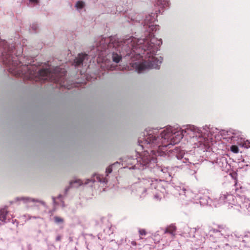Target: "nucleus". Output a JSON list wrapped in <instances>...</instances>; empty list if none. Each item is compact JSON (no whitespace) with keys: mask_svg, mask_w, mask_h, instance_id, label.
<instances>
[{"mask_svg":"<svg viewBox=\"0 0 250 250\" xmlns=\"http://www.w3.org/2000/svg\"><path fill=\"white\" fill-rule=\"evenodd\" d=\"M155 21V14L147 16L145 20V25L148 27L149 35L145 39H136L130 37L124 39H118L115 37L107 38L100 37L96 47L90 51V55L79 54L74 61L75 66L83 63L87 64L89 56L97 52V62L103 63V68L113 70L115 67L109 64L110 58L116 63H118L122 57L129 56L131 58L130 63L132 68L141 73L149 69H159L162 62L161 57H156V52L162 44L161 39L154 37L152 32L159 29V25L154 24ZM86 65V64H85Z\"/></svg>","mask_w":250,"mask_h":250,"instance_id":"f257e3e1","label":"nucleus"},{"mask_svg":"<svg viewBox=\"0 0 250 250\" xmlns=\"http://www.w3.org/2000/svg\"><path fill=\"white\" fill-rule=\"evenodd\" d=\"M14 46H7L4 40H0V52L1 53V60L3 64L8 68V71L12 75L17 77H23L27 80H34L36 82H44L50 81L59 83L61 86L70 89L72 86L65 83V76L66 71L64 69L56 67L52 69H43L39 70L34 65H20L21 58L19 57L22 53V50H17L14 54L16 57L12 56V53L15 52L12 48Z\"/></svg>","mask_w":250,"mask_h":250,"instance_id":"f03ea898","label":"nucleus"},{"mask_svg":"<svg viewBox=\"0 0 250 250\" xmlns=\"http://www.w3.org/2000/svg\"><path fill=\"white\" fill-rule=\"evenodd\" d=\"M199 130L194 125H188L184 128L169 126L160 133L156 129L147 133L146 136L144 138V144L141 145L150 148V157L155 156V164L151 168L156 166V171L160 176L167 179L171 177L173 174L172 168L158 166L156 164L157 156L165 155L168 150L167 148H169L171 146L178 144L186 134L193 137L194 133H198Z\"/></svg>","mask_w":250,"mask_h":250,"instance_id":"7ed1b4c3","label":"nucleus"},{"mask_svg":"<svg viewBox=\"0 0 250 250\" xmlns=\"http://www.w3.org/2000/svg\"><path fill=\"white\" fill-rule=\"evenodd\" d=\"M154 129H146L143 132V134L138 139L139 147L136 151V158L132 157H125L123 159L122 165L124 167H128L129 169H143L146 167H152L155 164V156L150 157V148L145 146H142L144 144V138L146 136L147 133Z\"/></svg>","mask_w":250,"mask_h":250,"instance_id":"20e7f679","label":"nucleus"},{"mask_svg":"<svg viewBox=\"0 0 250 250\" xmlns=\"http://www.w3.org/2000/svg\"><path fill=\"white\" fill-rule=\"evenodd\" d=\"M90 181H91L92 182L98 181L103 183H106L107 181L106 178L104 177L103 176L99 174L94 175L91 179L86 180V181L84 182V184H88Z\"/></svg>","mask_w":250,"mask_h":250,"instance_id":"39448f33","label":"nucleus"},{"mask_svg":"<svg viewBox=\"0 0 250 250\" xmlns=\"http://www.w3.org/2000/svg\"><path fill=\"white\" fill-rule=\"evenodd\" d=\"M176 230V226L171 224L168 226H167L164 230V233H169L171 234L172 236V238H174L176 235L175 231Z\"/></svg>","mask_w":250,"mask_h":250,"instance_id":"423d86ee","label":"nucleus"},{"mask_svg":"<svg viewBox=\"0 0 250 250\" xmlns=\"http://www.w3.org/2000/svg\"><path fill=\"white\" fill-rule=\"evenodd\" d=\"M233 135L231 136L230 138L231 140L233 141L234 142H236L238 144H241V142H239V137L240 136V132L238 131H235L232 133Z\"/></svg>","mask_w":250,"mask_h":250,"instance_id":"0eeeda50","label":"nucleus"},{"mask_svg":"<svg viewBox=\"0 0 250 250\" xmlns=\"http://www.w3.org/2000/svg\"><path fill=\"white\" fill-rule=\"evenodd\" d=\"M83 182L80 179H76L70 182V184L72 187H78L83 185Z\"/></svg>","mask_w":250,"mask_h":250,"instance_id":"6e6552de","label":"nucleus"},{"mask_svg":"<svg viewBox=\"0 0 250 250\" xmlns=\"http://www.w3.org/2000/svg\"><path fill=\"white\" fill-rule=\"evenodd\" d=\"M157 5L163 8L168 5V0H157Z\"/></svg>","mask_w":250,"mask_h":250,"instance_id":"1a4fd4ad","label":"nucleus"},{"mask_svg":"<svg viewBox=\"0 0 250 250\" xmlns=\"http://www.w3.org/2000/svg\"><path fill=\"white\" fill-rule=\"evenodd\" d=\"M53 201L56 205H60L61 206H63V202L62 201V196L60 195L57 198H53Z\"/></svg>","mask_w":250,"mask_h":250,"instance_id":"9d476101","label":"nucleus"},{"mask_svg":"<svg viewBox=\"0 0 250 250\" xmlns=\"http://www.w3.org/2000/svg\"><path fill=\"white\" fill-rule=\"evenodd\" d=\"M7 216V211L6 209L3 208L0 210V219H6Z\"/></svg>","mask_w":250,"mask_h":250,"instance_id":"9b49d317","label":"nucleus"},{"mask_svg":"<svg viewBox=\"0 0 250 250\" xmlns=\"http://www.w3.org/2000/svg\"><path fill=\"white\" fill-rule=\"evenodd\" d=\"M117 165H120V164L118 162L115 163L112 165L111 166L108 167L106 169V173L107 174V175L110 173L112 171V167H115V166Z\"/></svg>","mask_w":250,"mask_h":250,"instance_id":"f8f14e48","label":"nucleus"},{"mask_svg":"<svg viewBox=\"0 0 250 250\" xmlns=\"http://www.w3.org/2000/svg\"><path fill=\"white\" fill-rule=\"evenodd\" d=\"M153 240L155 243H158L161 240V237L157 232H156L154 235Z\"/></svg>","mask_w":250,"mask_h":250,"instance_id":"ddd939ff","label":"nucleus"},{"mask_svg":"<svg viewBox=\"0 0 250 250\" xmlns=\"http://www.w3.org/2000/svg\"><path fill=\"white\" fill-rule=\"evenodd\" d=\"M230 150L232 152L234 153H238L239 151V149L237 146L233 145L232 146L230 147Z\"/></svg>","mask_w":250,"mask_h":250,"instance_id":"4468645a","label":"nucleus"},{"mask_svg":"<svg viewBox=\"0 0 250 250\" xmlns=\"http://www.w3.org/2000/svg\"><path fill=\"white\" fill-rule=\"evenodd\" d=\"M84 3L83 1H78L76 4V7L77 9L82 8L84 6Z\"/></svg>","mask_w":250,"mask_h":250,"instance_id":"2eb2a0df","label":"nucleus"},{"mask_svg":"<svg viewBox=\"0 0 250 250\" xmlns=\"http://www.w3.org/2000/svg\"><path fill=\"white\" fill-rule=\"evenodd\" d=\"M139 233L141 236H145L146 234V231L145 229H139Z\"/></svg>","mask_w":250,"mask_h":250,"instance_id":"dca6fc26","label":"nucleus"},{"mask_svg":"<svg viewBox=\"0 0 250 250\" xmlns=\"http://www.w3.org/2000/svg\"><path fill=\"white\" fill-rule=\"evenodd\" d=\"M183 155H184V152L183 151H181L180 152V153L179 154H178L177 155V158L179 160L182 159L183 158Z\"/></svg>","mask_w":250,"mask_h":250,"instance_id":"f3484780","label":"nucleus"},{"mask_svg":"<svg viewBox=\"0 0 250 250\" xmlns=\"http://www.w3.org/2000/svg\"><path fill=\"white\" fill-rule=\"evenodd\" d=\"M30 3H33L34 5L38 3V0H29Z\"/></svg>","mask_w":250,"mask_h":250,"instance_id":"a211bd4d","label":"nucleus"},{"mask_svg":"<svg viewBox=\"0 0 250 250\" xmlns=\"http://www.w3.org/2000/svg\"><path fill=\"white\" fill-rule=\"evenodd\" d=\"M62 239V236L61 235H58L56 237V241H60Z\"/></svg>","mask_w":250,"mask_h":250,"instance_id":"6ab92c4d","label":"nucleus"},{"mask_svg":"<svg viewBox=\"0 0 250 250\" xmlns=\"http://www.w3.org/2000/svg\"><path fill=\"white\" fill-rule=\"evenodd\" d=\"M144 182L145 183H148L149 184V185H151V184H150V183H149L150 181H149V180H144Z\"/></svg>","mask_w":250,"mask_h":250,"instance_id":"aec40b11","label":"nucleus"},{"mask_svg":"<svg viewBox=\"0 0 250 250\" xmlns=\"http://www.w3.org/2000/svg\"><path fill=\"white\" fill-rule=\"evenodd\" d=\"M22 200H26L27 201H29L30 199L29 198H22Z\"/></svg>","mask_w":250,"mask_h":250,"instance_id":"412c9836","label":"nucleus"},{"mask_svg":"<svg viewBox=\"0 0 250 250\" xmlns=\"http://www.w3.org/2000/svg\"><path fill=\"white\" fill-rule=\"evenodd\" d=\"M56 222H62L63 220L58 219V220H56Z\"/></svg>","mask_w":250,"mask_h":250,"instance_id":"4be33fe9","label":"nucleus"},{"mask_svg":"<svg viewBox=\"0 0 250 250\" xmlns=\"http://www.w3.org/2000/svg\"><path fill=\"white\" fill-rule=\"evenodd\" d=\"M160 11H161L160 9L158 10V11H159V13L160 12Z\"/></svg>","mask_w":250,"mask_h":250,"instance_id":"5701e85b","label":"nucleus"}]
</instances>
